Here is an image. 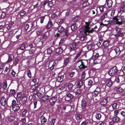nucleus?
Returning a JSON list of instances; mask_svg holds the SVG:
<instances>
[{
	"mask_svg": "<svg viewBox=\"0 0 125 125\" xmlns=\"http://www.w3.org/2000/svg\"><path fill=\"white\" fill-rule=\"evenodd\" d=\"M88 64V62L86 60H80L77 62V65L79 69H84L86 67Z\"/></svg>",
	"mask_w": 125,
	"mask_h": 125,
	"instance_id": "obj_1",
	"label": "nucleus"
},
{
	"mask_svg": "<svg viewBox=\"0 0 125 125\" xmlns=\"http://www.w3.org/2000/svg\"><path fill=\"white\" fill-rule=\"evenodd\" d=\"M113 19L115 21V23L116 24L120 25L122 24L125 21L124 16H115L113 18Z\"/></svg>",
	"mask_w": 125,
	"mask_h": 125,
	"instance_id": "obj_2",
	"label": "nucleus"
},
{
	"mask_svg": "<svg viewBox=\"0 0 125 125\" xmlns=\"http://www.w3.org/2000/svg\"><path fill=\"white\" fill-rule=\"evenodd\" d=\"M120 51L119 48L117 47L115 49L112 50L110 53V55L112 57H114L117 54L118 55L119 54Z\"/></svg>",
	"mask_w": 125,
	"mask_h": 125,
	"instance_id": "obj_3",
	"label": "nucleus"
},
{
	"mask_svg": "<svg viewBox=\"0 0 125 125\" xmlns=\"http://www.w3.org/2000/svg\"><path fill=\"white\" fill-rule=\"evenodd\" d=\"M91 23V22L90 21L85 22L86 26H85V30H84V33L86 35H88L89 33H92L93 32V29H92L90 31L89 30L90 28L89 27V26Z\"/></svg>",
	"mask_w": 125,
	"mask_h": 125,
	"instance_id": "obj_4",
	"label": "nucleus"
},
{
	"mask_svg": "<svg viewBox=\"0 0 125 125\" xmlns=\"http://www.w3.org/2000/svg\"><path fill=\"white\" fill-rule=\"evenodd\" d=\"M99 56L98 53L95 54V53L93 54L92 59L94 61V63L96 64L100 63L101 62L100 59L99 58Z\"/></svg>",
	"mask_w": 125,
	"mask_h": 125,
	"instance_id": "obj_5",
	"label": "nucleus"
},
{
	"mask_svg": "<svg viewBox=\"0 0 125 125\" xmlns=\"http://www.w3.org/2000/svg\"><path fill=\"white\" fill-rule=\"evenodd\" d=\"M118 70L117 67L115 66H114L111 68L108 72V73L110 76L114 75L117 73Z\"/></svg>",
	"mask_w": 125,
	"mask_h": 125,
	"instance_id": "obj_6",
	"label": "nucleus"
},
{
	"mask_svg": "<svg viewBox=\"0 0 125 125\" xmlns=\"http://www.w3.org/2000/svg\"><path fill=\"white\" fill-rule=\"evenodd\" d=\"M57 30L58 33H56V34L55 35V36L58 37L60 35L59 33L62 32L64 31V29L62 26H60L58 27Z\"/></svg>",
	"mask_w": 125,
	"mask_h": 125,
	"instance_id": "obj_7",
	"label": "nucleus"
},
{
	"mask_svg": "<svg viewBox=\"0 0 125 125\" xmlns=\"http://www.w3.org/2000/svg\"><path fill=\"white\" fill-rule=\"evenodd\" d=\"M21 106V105L20 104H15L12 106V109L14 111H17L19 110Z\"/></svg>",
	"mask_w": 125,
	"mask_h": 125,
	"instance_id": "obj_8",
	"label": "nucleus"
},
{
	"mask_svg": "<svg viewBox=\"0 0 125 125\" xmlns=\"http://www.w3.org/2000/svg\"><path fill=\"white\" fill-rule=\"evenodd\" d=\"M76 44L75 43H73L70 44L69 47L70 51H71L74 50L76 48Z\"/></svg>",
	"mask_w": 125,
	"mask_h": 125,
	"instance_id": "obj_9",
	"label": "nucleus"
},
{
	"mask_svg": "<svg viewBox=\"0 0 125 125\" xmlns=\"http://www.w3.org/2000/svg\"><path fill=\"white\" fill-rule=\"evenodd\" d=\"M0 103L2 105L5 106L7 104L6 99L3 97H2L0 100Z\"/></svg>",
	"mask_w": 125,
	"mask_h": 125,
	"instance_id": "obj_10",
	"label": "nucleus"
},
{
	"mask_svg": "<svg viewBox=\"0 0 125 125\" xmlns=\"http://www.w3.org/2000/svg\"><path fill=\"white\" fill-rule=\"evenodd\" d=\"M108 98L106 97L103 99L101 103V105L104 106L108 102Z\"/></svg>",
	"mask_w": 125,
	"mask_h": 125,
	"instance_id": "obj_11",
	"label": "nucleus"
},
{
	"mask_svg": "<svg viewBox=\"0 0 125 125\" xmlns=\"http://www.w3.org/2000/svg\"><path fill=\"white\" fill-rule=\"evenodd\" d=\"M56 99L55 97H53L49 101L50 104L51 105L54 104L55 102L56 101Z\"/></svg>",
	"mask_w": 125,
	"mask_h": 125,
	"instance_id": "obj_12",
	"label": "nucleus"
},
{
	"mask_svg": "<svg viewBox=\"0 0 125 125\" xmlns=\"http://www.w3.org/2000/svg\"><path fill=\"white\" fill-rule=\"evenodd\" d=\"M75 116L76 119L77 120H81L82 117V115L79 114H75Z\"/></svg>",
	"mask_w": 125,
	"mask_h": 125,
	"instance_id": "obj_13",
	"label": "nucleus"
},
{
	"mask_svg": "<svg viewBox=\"0 0 125 125\" xmlns=\"http://www.w3.org/2000/svg\"><path fill=\"white\" fill-rule=\"evenodd\" d=\"M74 91L76 94H79L81 93L82 90L80 89L76 88L75 89Z\"/></svg>",
	"mask_w": 125,
	"mask_h": 125,
	"instance_id": "obj_14",
	"label": "nucleus"
},
{
	"mask_svg": "<svg viewBox=\"0 0 125 125\" xmlns=\"http://www.w3.org/2000/svg\"><path fill=\"white\" fill-rule=\"evenodd\" d=\"M41 123L42 124H44L47 121V119L44 117L43 116H42L41 117Z\"/></svg>",
	"mask_w": 125,
	"mask_h": 125,
	"instance_id": "obj_15",
	"label": "nucleus"
},
{
	"mask_svg": "<svg viewBox=\"0 0 125 125\" xmlns=\"http://www.w3.org/2000/svg\"><path fill=\"white\" fill-rule=\"evenodd\" d=\"M82 106L83 108H85L86 105V101L84 100L83 99L82 102Z\"/></svg>",
	"mask_w": 125,
	"mask_h": 125,
	"instance_id": "obj_16",
	"label": "nucleus"
},
{
	"mask_svg": "<svg viewBox=\"0 0 125 125\" xmlns=\"http://www.w3.org/2000/svg\"><path fill=\"white\" fill-rule=\"evenodd\" d=\"M53 3L52 1H50L47 4L48 9L49 10L50 9L51 7L53 5Z\"/></svg>",
	"mask_w": 125,
	"mask_h": 125,
	"instance_id": "obj_17",
	"label": "nucleus"
},
{
	"mask_svg": "<svg viewBox=\"0 0 125 125\" xmlns=\"http://www.w3.org/2000/svg\"><path fill=\"white\" fill-rule=\"evenodd\" d=\"M49 35V33L48 32H46L42 36V38L43 39H46Z\"/></svg>",
	"mask_w": 125,
	"mask_h": 125,
	"instance_id": "obj_18",
	"label": "nucleus"
},
{
	"mask_svg": "<svg viewBox=\"0 0 125 125\" xmlns=\"http://www.w3.org/2000/svg\"><path fill=\"white\" fill-rule=\"evenodd\" d=\"M55 51L57 53L60 54L62 52V49L60 47L57 48L55 50Z\"/></svg>",
	"mask_w": 125,
	"mask_h": 125,
	"instance_id": "obj_19",
	"label": "nucleus"
},
{
	"mask_svg": "<svg viewBox=\"0 0 125 125\" xmlns=\"http://www.w3.org/2000/svg\"><path fill=\"white\" fill-rule=\"evenodd\" d=\"M52 25V22L51 21H49L48 24L46 26V27L47 29H49L50 28Z\"/></svg>",
	"mask_w": 125,
	"mask_h": 125,
	"instance_id": "obj_20",
	"label": "nucleus"
},
{
	"mask_svg": "<svg viewBox=\"0 0 125 125\" xmlns=\"http://www.w3.org/2000/svg\"><path fill=\"white\" fill-rule=\"evenodd\" d=\"M71 28L72 30L74 31L77 28L76 25V24H73L71 26Z\"/></svg>",
	"mask_w": 125,
	"mask_h": 125,
	"instance_id": "obj_21",
	"label": "nucleus"
},
{
	"mask_svg": "<svg viewBox=\"0 0 125 125\" xmlns=\"http://www.w3.org/2000/svg\"><path fill=\"white\" fill-rule=\"evenodd\" d=\"M16 93V91L14 89H11L10 90V94L11 95H14Z\"/></svg>",
	"mask_w": 125,
	"mask_h": 125,
	"instance_id": "obj_22",
	"label": "nucleus"
},
{
	"mask_svg": "<svg viewBox=\"0 0 125 125\" xmlns=\"http://www.w3.org/2000/svg\"><path fill=\"white\" fill-rule=\"evenodd\" d=\"M99 92L98 91L95 90L92 93V94L93 96L96 97L99 94Z\"/></svg>",
	"mask_w": 125,
	"mask_h": 125,
	"instance_id": "obj_23",
	"label": "nucleus"
},
{
	"mask_svg": "<svg viewBox=\"0 0 125 125\" xmlns=\"http://www.w3.org/2000/svg\"><path fill=\"white\" fill-rule=\"evenodd\" d=\"M83 81L82 80L79 81L77 83V85L79 87H80L83 85Z\"/></svg>",
	"mask_w": 125,
	"mask_h": 125,
	"instance_id": "obj_24",
	"label": "nucleus"
},
{
	"mask_svg": "<svg viewBox=\"0 0 125 125\" xmlns=\"http://www.w3.org/2000/svg\"><path fill=\"white\" fill-rule=\"evenodd\" d=\"M15 119V117L13 116H9L8 118V120L10 122L12 121H13Z\"/></svg>",
	"mask_w": 125,
	"mask_h": 125,
	"instance_id": "obj_25",
	"label": "nucleus"
},
{
	"mask_svg": "<svg viewBox=\"0 0 125 125\" xmlns=\"http://www.w3.org/2000/svg\"><path fill=\"white\" fill-rule=\"evenodd\" d=\"M113 3V2L111 0H108L107 2V5L108 7H111Z\"/></svg>",
	"mask_w": 125,
	"mask_h": 125,
	"instance_id": "obj_26",
	"label": "nucleus"
},
{
	"mask_svg": "<svg viewBox=\"0 0 125 125\" xmlns=\"http://www.w3.org/2000/svg\"><path fill=\"white\" fill-rule=\"evenodd\" d=\"M104 7L103 5L100 6L98 7V8L100 9V11L101 13H102L104 12Z\"/></svg>",
	"mask_w": 125,
	"mask_h": 125,
	"instance_id": "obj_27",
	"label": "nucleus"
},
{
	"mask_svg": "<svg viewBox=\"0 0 125 125\" xmlns=\"http://www.w3.org/2000/svg\"><path fill=\"white\" fill-rule=\"evenodd\" d=\"M22 95V92H21L18 93L17 94V97H16V99L17 100L20 98H21Z\"/></svg>",
	"mask_w": 125,
	"mask_h": 125,
	"instance_id": "obj_28",
	"label": "nucleus"
},
{
	"mask_svg": "<svg viewBox=\"0 0 125 125\" xmlns=\"http://www.w3.org/2000/svg\"><path fill=\"white\" fill-rule=\"evenodd\" d=\"M28 46L26 44H23L20 47V49L21 50H23L26 47Z\"/></svg>",
	"mask_w": 125,
	"mask_h": 125,
	"instance_id": "obj_29",
	"label": "nucleus"
},
{
	"mask_svg": "<svg viewBox=\"0 0 125 125\" xmlns=\"http://www.w3.org/2000/svg\"><path fill=\"white\" fill-rule=\"evenodd\" d=\"M11 74L12 76L14 77L17 75V74H16V72L14 71L13 70H11Z\"/></svg>",
	"mask_w": 125,
	"mask_h": 125,
	"instance_id": "obj_30",
	"label": "nucleus"
},
{
	"mask_svg": "<svg viewBox=\"0 0 125 125\" xmlns=\"http://www.w3.org/2000/svg\"><path fill=\"white\" fill-rule=\"evenodd\" d=\"M112 119L115 122H117L119 120L120 118L116 116L113 117L112 118Z\"/></svg>",
	"mask_w": 125,
	"mask_h": 125,
	"instance_id": "obj_31",
	"label": "nucleus"
},
{
	"mask_svg": "<svg viewBox=\"0 0 125 125\" xmlns=\"http://www.w3.org/2000/svg\"><path fill=\"white\" fill-rule=\"evenodd\" d=\"M27 74L30 78L31 77V73L30 70L28 69L27 70Z\"/></svg>",
	"mask_w": 125,
	"mask_h": 125,
	"instance_id": "obj_32",
	"label": "nucleus"
},
{
	"mask_svg": "<svg viewBox=\"0 0 125 125\" xmlns=\"http://www.w3.org/2000/svg\"><path fill=\"white\" fill-rule=\"evenodd\" d=\"M103 44L104 47H106L109 44L107 41H105L103 42Z\"/></svg>",
	"mask_w": 125,
	"mask_h": 125,
	"instance_id": "obj_33",
	"label": "nucleus"
},
{
	"mask_svg": "<svg viewBox=\"0 0 125 125\" xmlns=\"http://www.w3.org/2000/svg\"><path fill=\"white\" fill-rule=\"evenodd\" d=\"M112 84V82L111 80L108 81L106 84V85L109 87H111Z\"/></svg>",
	"mask_w": 125,
	"mask_h": 125,
	"instance_id": "obj_34",
	"label": "nucleus"
},
{
	"mask_svg": "<svg viewBox=\"0 0 125 125\" xmlns=\"http://www.w3.org/2000/svg\"><path fill=\"white\" fill-rule=\"evenodd\" d=\"M69 58H68L64 61V65L66 66L67 64L69 61Z\"/></svg>",
	"mask_w": 125,
	"mask_h": 125,
	"instance_id": "obj_35",
	"label": "nucleus"
},
{
	"mask_svg": "<svg viewBox=\"0 0 125 125\" xmlns=\"http://www.w3.org/2000/svg\"><path fill=\"white\" fill-rule=\"evenodd\" d=\"M14 24V22H12L9 24L8 26L6 27L7 29L8 30L10 29Z\"/></svg>",
	"mask_w": 125,
	"mask_h": 125,
	"instance_id": "obj_36",
	"label": "nucleus"
},
{
	"mask_svg": "<svg viewBox=\"0 0 125 125\" xmlns=\"http://www.w3.org/2000/svg\"><path fill=\"white\" fill-rule=\"evenodd\" d=\"M24 30L27 31L29 27V25L28 24H26L24 25Z\"/></svg>",
	"mask_w": 125,
	"mask_h": 125,
	"instance_id": "obj_37",
	"label": "nucleus"
},
{
	"mask_svg": "<svg viewBox=\"0 0 125 125\" xmlns=\"http://www.w3.org/2000/svg\"><path fill=\"white\" fill-rule=\"evenodd\" d=\"M123 90L122 88L119 87L117 89L116 91L118 93H119L122 92L123 91Z\"/></svg>",
	"mask_w": 125,
	"mask_h": 125,
	"instance_id": "obj_38",
	"label": "nucleus"
},
{
	"mask_svg": "<svg viewBox=\"0 0 125 125\" xmlns=\"http://www.w3.org/2000/svg\"><path fill=\"white\" fill-rule=\"evenodd\" d=\"M19 59L18 58L14 60L13 63V65H16L17 64H18V62Z\"/></svg>",
	"mask_w": 125,
	"mask_h": 125,
	"instance_id": "obj_39",
	"label": "nucleus"
},
{
	"mask_svg": "<svg viewBox=\"0 0 125 125\" xmlns=\"http://www.w3.org/2000/svg\"><path fill=\"white\" fill-rule=\"evenodd\" d=\"M12 55H9L8 56V59L7 60V62H10L12 60Z\"/></svg>",
	"mask_w": 125,
	"mask_h": 125,
	"instance_id": "obj_40",
	"label": "nucleus"
},
{
	"mask_svg": "<svg viewBox=\"0 0 125 125\" xmlns=\"http://www.w3.org/2000/svg\"><path fill=\"white\" fill-rule=\"evenodd\" d=\"M83 52L82 51H80L77 54L76 56L75 57V58L76 59Z\"/></svg>",
	"mask_w": 125,
	"mask_h": 125,
	"instance_id": "obj_41",
	"label": "nucleus"
},
{
	"mask_svg": "<svg viewBox=\"0 0 125 125\" xmlns=\"http://www.w3.org/2000/svg\"><path fill=\"white\" fill-rule=\"evenodd\" d=\"M47 14L45 15L44 16H43L41 17L40 18V23H42L43 22V20L44 19L45 16L47 15Z\"/></svg>",
	"mask_w": 125,
	"mask_h": 125,
	"instance_id": "obj_42",
	"label": "nucleus"
},
{
	"mask_svg": "<svg viewBox=\"0 0 125 125\" xmlns=\"http://www.w3.org/2000/svg\"><path fill=\"white\" fill-rule=\"evenodd\" d=\"M106 14L104 13L103 15H102L100 18V19L101 21H102L105 17Z\"/></svg>",
	"mask_w": 125,
	"mask_h": 125,
	"instance_id": "obj_43",
	"label": "nucleus"
},
{
	"mask_svg": "<svg viewBox=\"0 0 125 125\" xmlns=\"http://www.w3.org/2000/svg\"><path fill=\"white\" fill-rule=\"evenodd\" d=\"M27 112V111L26 110H24L22 112V115L23 117L26 116V114Z\"/></svg>",
	"mask_w": 125,
	"mask_h": 125,
	"instance_id": "obj_44",
	"label": "nucleus"
},
{
	"mask_svg": "<svg viewBox=\"0 0 125 125\" xmlns=\"http://www.w3.org/2000/svg\"><path fill=\"white\" fill-rule=\"evenodd\" d=\"M3 88L4 89H6L7 87V84L6 81H5L3 83Z\"/></svg>",
	"mask_w": 125,
	"mask_h": 125,
	"instance_id": "obj_45",
	"label": "nucleus"
},
{
	"mask_svg": "<svg viewBox=\"0 0 125 125\" xmlns=\"http://www.w3.org/2000/svg\"><path fill=\"white\" fill-rule=\"evenodd\" d=\"M101 115L99 114H97L95 115L96 118L97 119H99L101 117Z\"/></svg>",
	"mask_w": 125,
	"mask_h": 125,
	"instance_id": "obj_46",
	"label": "nucleus"
},
{
	"mask_svg": "<svg viewBox=\"0 0 125 125\" xmlns=\"http://www.w3.org/2000/svg\"><path fill=\"white\" fill-rule=\"evenodd\" d=\"M73 86V84L72 83H69L68 85V88L69 89H71L72 87Z\"/></svg>",
	"mask_w": 125,
	"mask_h": 125,
	"instance_id": "obj_47",
	"label": "nucleus"
},
{
	"mask_svg": "<svg viewBox=\"0 0 125 125\" xmlns=\"http://www.w3.org/2000/svg\"><path fill=\"white\" fill-rule=\"evenodd\" d=\"M110 24L108 23V24H104L103 23H101L100 24V25L101 26H106V27H109L110 26Z\"/></svg>",
	"mask_w": 125,
	"mask_h": 125,
	"instance_id": "obj_48",
	"label": "nucleus"
},
{
	"mask_svg": "<svg viewBox=\"0 0 125 125\" xmlns=\"http://www.w3.org/2000/svg\"><path fill=\"white\" fill-rule=\"evenodd\" d=\"M92 84V80H90L88 81V85L91 87Z\"/></svg>",
	"mask_w": 125,
	"mask_h": 125,
	"instance_id": "obj_49",
	"label": "nucleus"
},
{
	"mask_svg": "<svg viewBox=\"0 0 125 125\" xmlns=\"http://www.w3.org/2000/svg\"><path fill=\"white\" fill-rule=\"evenodd\" d=\"M117 104V103H114L111 105L113 108L115 110Z\"/></svg>",
	"mask_w": 125,
	"mask_h": 125,
	"instance_id": "obj_50",
	"label": "nucleus"
},
{
	"mask_svg": "<svg viewBox=\"0 0 125 125\" xmlns=\"http://www.w3.org/2000/svg\"><path fill=\"white\" fill-rule=\"evenodd\" d=\"M26 13V12L25 11L21 10L20 12V15L21 16H22L24 15Z\"/></svg>",
	"mask_w": 125,
	"mask_h": 125,
	"instance_id": "obj_51",
	"label": "nucleus"
},
{
	"mask_svg": "<svg viewBox=\"0 0 125 125\" xmlns=\"http://www.w3.org/2000/svg\"><path fill=\"white\" fill-rule=\"evenodd\" d=\"M119 112V110H115L114 112V115L115 116L117 115Z\"/></svg>",
	"mask_w": 125,
	"mask_h": 125,
	"instance_id": "obj_52",
	"label": "nucleus"
},
{
	"mask_svg": "<svg viewBox=\"0 0 125 125\" xmlns=\"http://www.w3.org/2000/svg\"><path fill=\"white\" fill-rule=\"evenodd\" d=\"M56 64V62L55 61H54L53 62V63L52 64V66L50 68V70H52L53 69L54 67V66H55Z\"/></svg>",
	"mask_w": 125,
	"mask_h": 125,
	"instance_id": "obj_53",
	"label": "nucleus"
},
{
	"mask_svg": "<svg viewBox=\"0 0 125 125\" xmlns=\"http://www.w3.org/2000/svg\"><path fill=\"white\" fill-rule=\"evenodd\" d=\"M88 123V121L87 120H85L81 124V125H86Z\"/></svg>",
	"mask_w": 125,
	"mask_h": 125,
	"instance_id": "obj_54",
	"label": "nucleus"
},
{
	"mask_svg": "<svg viewBox=\"0 0 125 125\" xmlns=\"http://www.w3.org/2000/svg\"><path fill=\"white\" fill-rule=\"evenodd\" d=\"M75 73L73 72H71L69 73V75L71 77H72Z\"/></svg>",
	"mask_w": 125,
	"mask_h": 125,
	"instance_id": "obj_55",
	"label": "nucleus"
},
{
	"mask_svg": "<svg viewBox=\"0 0 125 125\" xmlns=\"http://www.w3.org/2000/svg\"><path fill=\"white\" fill-rule=\"evenodd\" d=\"M35 51L33 49L30 50L29 51V53L30 54H33L34 53Z\"/></svg>",
	"mask_w": 125,
	"mask_h": 125,
	"instance_id": "obj_56",
	"label": "nucleus"
},
{
	"mask_svg": "<svg viewBox=\"0 0 125 125\" xmlns=\"http://www.w3.org/2000/svg\"><path fill=\"white\" fill-rule=\"evenodd\" d=\"M115 122L112 119L111 121H110L109 122V125H112L114 124Z\"/></svg>",
	"mask_w": 125,
	"mask_h": 125,
	"instance_id": "obj_57",
	"label": "nucleus"
},
{
	"mask_svg": "<svg viewBox=\"0 0 125 125\" xmlns=\"http://www.w3.org/2000/svg\"><path fill=\"white\" fill-rule=\"evenodd\" d=\"M108 108L109 110L110 111H112L114 110V109L112 107V106L111 105H110L109 106Z\"/></svg>",
	"mask_w": 125,
	"mask_h": 125,
	"instance_id": "obj_58",
	"label": "nucleus"
},
{
	"mask_svg": "<svg viewBox=\"0 0 125 125\" xmlns=\"http://www.w3.org/2000/svg\"><path fill=\"white\" fill-rule=\"evenodd\" d=\"M59 20L58 21V23L60 24H61L62 23H64V22L65 20L64 19H62L61 20Z\"/></svg>",
	"mask_w": 125,
	"mask_h": 125,
	"instance_id": "obj_59",
	"label": "nucleus"
},
{
	"mask_svg": "<svg viewBox=\"0 0 125 125\" xmlns=\"http://www.w3.org/2000/svg\"><path fill=\"white\" fill-rule=\"evenodd\" d=\"M37 104V101L35 100L34 101L33 104L34 105V108H35L36 107Z\"/></svg>",
	"mask_w": 125,
	"mask_h": 125,
	"instance_id": "obj_60",
	"label": "nucleus"
},
{
	"mask_svg": "<svg viewBox=\"0 0 125 125\" xmlns=\"http://www.w3.org/2000/svg\"><path fill=\"white\" fill-rule=\"evenodd\" d=\"M55 120L54 119H52L51 122V125H54L55 122Z\"/></svg>",
	"mask_w": 125,
	"mask_h": 125,
	"instance_id": "obj_61",
	"label": "nucleus"
},
{
	"mask_svg": "<svg viewBox=\"0 0 125 125\" xmlns=\"http://www.w3.org/2000/svg\"><path fill=\"white\" fill-rule=\"evenodd\" d=\"M85 72L83 73L82 74L81 78L83 79H84L85 78Z\"/></svg>",
	"mask_w": 125,
	"mask_h": 125,
	"instance_id": "obj_62",
	"label": "nucleus"
},
{
	"mask_svg": "<svg viewBox=\"0 0 125 125\" xmlns=\"http://www.w3.org/2000/svg\"><path fill=\"white\" fill-rule=\"evenodd\" d=\"M52 52V50L51 48H49L47 49V53L48 54H50Z\"/></svg>",
	"mask_w": 125,
	"mask_h": 125,
	"instance_id": "obj_63",
	"label": "nucleus"
},
{
	"mask_svg": "<svg viewBox=\"0 0 125 125\" xmlns=\"http://www.w3.org/2000/svg\"><path fill=\"white\" fill-rule=\"evenodd\" d=\"M120 114L123 117H125V112L124 111L121 112Z\"/></svg>",
	"mask_w": 125,
	"mask_h": 125,
	"instance_id": "obj_64",
	"label": "nucleus"
}]
</instances>
